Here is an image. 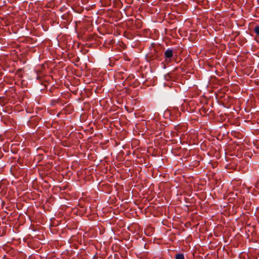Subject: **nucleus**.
Returning a JSON list of instances; mask_svg holds the SVG:
<instances>
[{
    "instance_id": "f257e3e1",
    "label": "nucleus",
    "mask_w": 259,
    "mask_h": 259,
    "mask_svg": "<svg viewBox=\"0 0 259 259\" xmlns=\"http://www.w3.org/2000/svg\"><path fill=\"white\" fill-rule=\"evenodd\" d=\"M164 55L165 59H170L173 56V51L171 49H168L164 52Z\"/></svg>"
},
{
    "instance_id": "7ed1b4c3",
    "label": "nucleus",
    "mask_w": 259,
    "mask_h": 259,
    "mask_svg": "<svg viewBox=\"0 0 259 259\" xmlns=\"http://www.w3.org/2000/svg\"><path fill=\"white\" fill-rule=\"evenodd\" d=\"M255 32L259 35V26H257L254 28Z\"/></svg>"
},
{
    "instance_id": "f03ea898",
    "label": "nucleus",
    "mask_w": 259,
    "mask_h": 259,
    "mask_svg": "<svg viewBox=\"0 0 259 259\" xmlns=\"http://www.w3.org/2000/svg\"><path fill=\"white\" fill-rule=\"evenodd\" d=\"M175 259H184V256L182 253H178L176 254Z\"/></svg>"
}]
</instances>
